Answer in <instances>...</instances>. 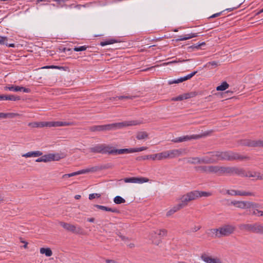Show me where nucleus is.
I'll return each mask as SVG.
<instances>
[{"label": "nucleus", "mask_w": 263, "mask_h": 263, "mask_svg": "<svg viewBox=\"0 0 263 263\" xmlns=\"http://www.w3.org/2000/svg\"><path fill=\"white\" fill-rule=\"evenodd\" d=\"M219 229H210L206 231V234L212 238H220Z\"/></svg>", "instance_id": "nucleus-18"}, {"label": "nucleus", "mask_w": 263, "mask_h": 263, "mask_svg": "<svg viewBox=\"0 0 263 263\" xmlns=\"http://www.w3.org/2000/svg\"><path fill=\"white\" fill-rule=\"evenodd\" d=\"M59 223L61 226L69 232L76 234H80L82 232V229L80 227L62 221L60 222Z\"/></svg>", "instance_id": "nucleus-4"}, {"label": "nucleus", "mask_w": 263, "mask_h": 263, "mask_svg": "<svg viewBox=\"0 0 263 263\" xmlns=\"http://www.w3.org/2000/svg\"><path fill=\"white\" fill-rule=\"evenodd\" d=\"M180 206H181L179 205L178 204L176 205L166 213V216L167 217L171 216L174 213L181 209V208Z\"/></svg>", "instance_id": "nucleus-28"}, {"label": "nucleus", "mask_w": 263, "mask_h": 263, "mask_svg": "<svg viewBox=\"0 0 263 263\" xmlns=\"http://www.w3.org/2000/svg\"><path fill=\"white\" fill-rule=\"evenodd\" d=\"M254 233L263 235V224L259 222L255 223Z\"/></svg>", "instance_id": "nucleus-27"}, {"label": "nucleus", "mask_w": 263, "mask_h": 263, "mask_svg": "<svg viewBox=\"0 0 263 263\" xmlns=\"http://www.w3.org/2000/svg\"><path fill=\"white\" fill-rule=\"evenodd\" d=\"M198 170L203 173H210V165H201L196 167Z\"/></svg>", "instance_id": "nucleus-37"}, {"label": "nucleus", "mask_w": 263, "mask_h": 263, "mask_svg": "<svg viewBox=\"0 0 263 263\" xmlns=\"http://www.w3.org/2000/svg\"><path fill=\"white\" fill-rule=\"evenodd\" d=\"M138 124L136 121H125L119 123H115L106 125H95L89 127V130L91 132H102V131H109L111 130H115L117 129L121 128L123 127L135 125Z\"/></svg>", "instance_id": "nucleus-2"}, {"label": "nucleus", "mask_w": 263, "mask_h": 263, "mask_svg": "<svg viewBox=\"0 0 263 263\" xmlns=\"http://www.w3.org/2000/svg\"><path fill=\"white\" fill-rule=\"evenodd\" d=\"M100 171L106 169H110L112 168L114 165L111 163H107L104 165H99Z\"/></svg>", "instance_id": "nucleus-41"}, {"label": "nucleus", "mask_w": 263, "mask_h": 263, "mask_svg": "<svg viewBox=\"0 0 263 263\" xmlns=\"http://www.w3.org/2000/svg\"><path fill=\"white\" fill-rule=\"evenodd\" d=\"M226 166H218L217 174L218 176L226 175Z\"/></svg>", "instance_id": "nucleus-40"}, {"label": "nucleus", "mask_w": 263, "mask_h": 263, "mask_svg": "<svg viewBox=\"0 0 263 263\" xmlns=\"http://www.w3.org/2000/svg\"><path fill=\"white\" fill-rule=\"evenodd\" d=\"M137 183H142L144 182H147L149 181V179L147 178L144 177H140L137 178Z\"/></svg>", "instance_id": "nucleus-48"}, {"label": "nucleus", "mask_w": 263, "mask_h": 263, "mask_svg": "<svg viewBox=\"0 0 263 263\" xmlns=\"http://www.w3.org/2000/svg\"><path fill=\"white\" fill-rule=\"evenodd\" d=\"M5 90H9L10 91H23L24 92L28 93L30 92V89L29 88H25L23 86H14L11 85V86H5L4 87Z\"/></svg>", "instance_id": "nucleus-14"}, {"label": "nucleus", "mask_w": 263, "mask_h": 263, "mask_svg": "<svg viewBox=\"0 0 263 263\" xmlns=\"http://www.w3.org/2000/svg\"><path fill=\"white\" fill-rule=\"evenodd\" d=\"M207 154H211L216 159V162L218 161L243 160L248 158L246 156H241L232 151L209 152Z\"/></svg>", "instance_id": "nucleus-1"}, {"label": "nucleus", "mask_w": 263, "mask_h": 263, "mask_svg": "<svg viewBox=\"0 0 263 263\" xmlns=\"http://www.w3.org/2000/svg\"><path fill=\"white\" fill-rule=\"evenodd\" d=\"M114 201L116 204H121L125 202V200L119 196H116L114 199Z\"/></svg>", "instance_id": "nucleus-38"}, {"label": "nucleus", "mask_w": 263, "mask_h": 263, "mask_svg": "<svg viewBox=\"0 0 263 263\" xmlns=\"http://www.w3.org/2000/svg\"><path fill=\"white\" fill-rule=\"evenodd\" d=\"M231 204L236 206L237 208L244 209V201H232L231 202Z\"/></svg>", "instance_id": "nucleus-34"}, {"label": "nucleus", "mask_w": 263, "mask_h": 263, "mask_svg": "<svg viewBox=\"0 0 263 263\" xmlns=\"http://www.w3.org/2000/svg\"><path fill=\"white\" fill-rule=\"evenodd\" d=\"M0 100H7V95H0Z\"/></svg>", "instance_id": "nucleus-64"}, {"label": "nucleus", "mask_w": 263, "mask_h": 263, "mask_svg": "<svg viewBox=\"0 0 263 263\" xmlns=\"http://www.w3.org/2000/svg\"><path fill=\"white\" fill-rule=\"evenodd\" d=\"M229 85L227 82H223L221 84L216 87L217 91H223L228 88Z\"/></svg>", "instance_id": "nucleus-35"}, {"label": "nucleus", "mask_w": 263, "mask_h": 263, "mask_svg": "<svg viewBox=\"0 0 263 263\" xmlns=\"http://www.w3.org/2000/svg\"><path fill=\"white\" fill-rule=\"evenodd\" d=\"M21 99L20 97L18 96H15L14 95H7V100L11 101H18Z\"/></svg>", "instance_id": "nucleus-47"}, {"label": "nucleus", "mask_w": 263, "mask_h": 263, "mask_svg": "<svg viewBox=\"0 0 263 263\" xmlns=\"http://www.w3.org/2000/svg\"><path fill=\"white\" fill-rule=\"evenodd\" d=\"M76 175H78V171L76 172L72 173H70V174H64L62 177L63 178H67V177H73V176H74Z\"/></svg>", "instance_id": "nucleus-55"}, {"label": "nucleus", "mask_w": 263, "mask_h": 263, "mask_svg": "<svg viewBox=\"0 0 263 263\" xmlns=\"http://www.w3.org/2000/svg\"><path fill=\"white\" fill-rule=\"evenodd\" d=\"M198 36V35L197 33H191V34H185V35H183V36H184V37L186 38V40H188V39H192L193 37H197Z\"/></svg>", "instance_id": "nucleus-51"}, {"label": "nucleus", "mask_w": 263, "mask_h": 263, "mask_svg": "<svg viewBox=\"0 0 263 263\" xmlns=\"http://www.w3.org/2000/svg\"><path fill=\"white\" fill-rule=\"evenodd\" d=\"M154 156L155 157V160L157 159L158 160H161L163 159H167L166 151L154 154Z\"/></svg>", "instance_id": "nucleus-29"}, {"label": "nucleus", "mask_w": 263, "mask_h": 263, "mask_svg": "<svg viewBox=\"0 0 263 263\" xmlns=\"http://www.w3.org/2000/svg\"><path fill=\"white\" fill-rule=\"evenodd\" d=\"M257 172H246L242 168V173L241 176L246 177H255L257 176Z\"/></svg>", "instance_id": "nucleus-30"}, {"label": "nucleus", "mask_w": 263, "mask_h": 263, "mask_svg": "<svg viewBox=\"0 0 263 263\" xmlns=\"http://www.w3.org/2000/svg\"><path fill=\"white\" fill-rule=\"evenodd\" d=\"M252 215L258 216H263V211L255 209L253 211Z\"/></svg>", "instance_id": "nucleus-49"}, {"label": "nucleus", "mask_w": 263, "mask_h": 263, "mask_svg": "<svg viewBox=\"0 0 263 263\" xmlns=\"http://www.w3.org/2000/svg\"><path fill=\"white\" fill-rule=\"evenodd\" d=\"M211 195V193L206 192L199 191V197H208Z\"/></svg>", "instance_id": "nucleus-54"}, {"label": "nucleus", "mask_w": 263, "mask_h": 263, "mask_svg": "<svg viewBox=\"0 0 263 263\" xmlns=\"http://www.w3.org/2000/svg\"><path fill=\"white\" fill-rule=\"evenodd\" d=\"M40 252L41 254H44L47 257H50L52 255V252L51 250L49 248H41L40 249Z\"/></svg>", "instance_id": "nucleus-31"}, {"label": "nucleus", "mask_w": 263, "mask_h": 263, "mask_svg": "<svg viewBox=\"0 0 263 263\" xmlns=\"http://www.w3.org/2000/svg\"><path fill=\"white\" fill-rule=\"evenodd\" d=\"M148 159H152L153 160H155V157L154 154L145 155V156H140V157H138L137 158V160H148Z\"/></svg>", "instance_id": "nucleus-36"}, {"label": "nucleus", "mask_w": 263, "mask_h": 263, "mask_svg": "<svg viewBox=\"0 0 263 263\" xmlns=\"http://www.w3.org/2000/svg\"><path fill=\"white\" fill-rule=\"evenodd\" d=\"M201 226H195L193 229H192V232H197V231L199 230L200 229H201Z\"/></svg>", "instance_id": "nucleus-62"}, {"label": "nucleus", "mask_w": 263, "mask_h": 263, "mask_svg": "<svg viewBox=\"0 0 263 263\" xmlns=\"http://www.w3.org/2000/svg\"><path fill=\"white\" fill-rule=\"evenodd\" d=\"M6 115H7V118H14L15 117L19 116V115L18 114H16V113H11V112L6 113Z\"/></svg>", "instance_id": "nucleus-58"}, {"label": "nucleus", "mask_w": 263, "mask_h": 263, "mask_svg": "<svg viewBox=\"0 0 263 263\" xmlns=\"http://www.w3.org/2000/svg\"><path fill=\"white\" fill-rule=\"evenodd\" d=\"M186 194L191 201L196 200L199 197V191L197 190L190 192L186 193Z\"/></svg>", "instance_id": "nucleus-25"}, {"label": "nucleus", "mask_w": 263, "mask_h": 263, "mask_svg": "<svg viewBox=\"0 0 263 263\" xmlns=\"http://www.w3.org/2000/svg\"><path fill=\"white\" fill-rule=\"evenodd\" d=\"M207 134H203V135H193L191 136H184L183 137H180L176 138L174 139H173L172 141L175 143H178V142H182L183 141H186L188 140H190L192 139H197L199 138H201L203 136H206Z\"/></svg>", "instance_id": "nucleus-7"}, {"label": "nucleus", "mask_w": 263, "mask_h": 263, "mask_svg": "<svg viewBox=\"0 0 263 263\" xmlns=\"http://www.w3.org/2000/svg\"><path fill=\"white\" fill-rule=\"evenodd\" d=\"M197 160V161H191L190 160H187V163L192 164H210L216 163V159L213 158L212 156L211 157H209L208 156L203 157L200 158L195 159Z\"/></svg>", "instance_id": "nucleus-5"}, {"label": "nucleus", "mask_w": 263, "mask_h": 263, "mask_svg": "<svg viewBox=\"0 0 263 263\" xmlns=\"http://www.w3.org/2000/svg\"><path fill=\"white\" fill-rule=\"evenodd\" d=\"M94 206L95 207H96L97 208H98L100 210H103V211H107V212H112V213H120L119 210H118V209H115V208H108V207H107L105 206L100 205H98V204H95Z\"/></svg>", "instance_id": "nucleus-20"}, {"label": "nucleus", "mask_w": 263, "mask_h": 263, "mask_svg": "<svg viewBox=\"0 0 263 263\" xmlns=\"http://www.w3.org/2000/svg\"><path fill=\"white\" fill-rule=\"evenodd\" d=\"M87 170L88 171V173H89V172L94 173V172H96L98 171H100V168L99 165L95 166H93V167H91L90 168H87Z\"/></svg>", "instance_id": "nucleus-43"}, {"label": "nucleus", "mask_w": 263, "mask_h": 263, "mask_svg": "<svg viewBox=\"0 0 263 263\" xmlns=\"http://www.w3.org/2000/svg\"><path fill=\"white\" fill-rule=\"evenodd\" d=\"M197 93L195 91H192L189 93H183L184 99H187L195 97Z\"/></svg>", "instance_id": "nucleus-39"}, {"label": "nucleus", "mask_w": 263, "mask_h": 263, "mask_svg": "<svg viewBox=\"0 0 263 263\" xmlns=\"http://www.w3.org/2000/svg\"><path fill=\"white\" fill-rule=\"evenodd\" d=\"M219 233L220 237L223 236H227L232 234L235 230V227L232 225H224L220 227Z\"/></svg>", "instance_id": "nucleus-6"}, {"label": "nucleus", "mask_w": 263, "mask_h": 263, "mask_svg": "<svg viewBox=\"0 0 263 263\" xmlns=\"http://www.w3.org/2000/svg\"><path fill=\"white\" fill-rule=\"evenodd\" d=\"M205 45V42H202L198 45H194L189 47L188 50H189V51H190V49H199L201 46H202L203 45Z\"/></svg>", "instance_id": "nucleus-45"}, {"label": "nucleus", "mask_w": 263, "mask_h": 263, "mask_svg": "<svg viewBox=\"0 0 263 263\" xmlns=\"http://www.w3.org/2000/svg\"><path fill=\"white\" fill-rule=\"evenodd\" d=\"M166 154L167 159H173L179 157L185 152L184 149H175L172 150L166 151Z\"/></svg>", "instance_id": "nucleus-10"}, {"label": "nucleus", "mask_w": 263, "mask_h": 263, "mask_svg": "<svg viewBox=\"0 0 263 263\" xmlns=\"http://www.w3.org/2000/svg\"><path fill=\"white\" fill-rule=\"evenodd\" d=\"M90 152L93 153H100L103 154L102 144H97L89 148Z\"/></svg>", "instance_id": "nucleus-23"}, {"label": "nucleus", "mask_w": 263, "mask_h": 263, "mask_svg": "<svg viewBox=\"0 0 263 263\" xmlns=\"http://www.w3.org/2000/svg\"><path fill=\"white\" fill-rule=\"evenodd\" d=\"M87 47H88L86 46H80V47H75L73 48V50H74V51H77V52L82 51H84V50H86Z\"/></svg>", "instance_id": "nucleus-50"}, {"label": "nucleus", "mask_w": 263, "mask_h": 263, "mask_svg": "<svg viewBox=\"0 0 263 263\" xmlns=\"http://www.w3.org/2000/svg\"><path fill=\"white\" fill-rule=\"evenodd\" d=\"M180 200L181 202L178 204L181 206L180 207L181 208V209L186 206L188 204V203L191 201V200H190V198L188 197L186 194L183 195L180 198Z\"/></svg>", "instance_id": "nucleus-21"}, {"label": "nucleus", "mask_w": 263, "mask_h": 263, "mask_svg": "<svg viewBox=\"0 0 263 263\" xmlns=\"http://www.w3.org/2000/svg\"><path fill=\"white\" fill-rule=\"evenodd\" d=\"M136 177L126 178H124V181L126 183H137Z\"/></svg>", "instance_id": "nucleus-46"}, {"label": "nucleus", "mask_w": 263, "mask_h": 263, "mask_svg": "<svg viewBox=\"0 0 263 263\" xmlns=\"http://www.w3.org/2000/svg\"><path fill=\"white\" fill-rule=\"evenodd\" d=\"M186 37H184L183 35H180L178 36L177 39L175 40L176 42H179V41H185L186 40Z\"/></svg>", "instance_id": "nucleus-59"}, {"label": "nucleus", "mask_w": 263, "mask_h": 263, "mask_svg": "<svg viewBox=\"0 0 263 263\" xmlns=\"http://www.w3.org/2000/svg\"><path fill=\"white\" fill-rule=\"evenodd\" d=\"M134 98H135L134 96H121L119 97H112L110 98V100L111 101H115L117 99L118 100H123V99H133Z\"/></svg>", "instance_id": "nucleus-33"}, {"label": "nucleus", "mask_w": 263, "mask_h": 263, "mask_svg": "<svg viewBox=\"0 0 263 263\" xmlns=\"http://www.w3.org/2000/svg\"><path fill=\"white\" fill-rule=\"evenodd\" d=\"M255 227V223L253 224H241L239 226V229L241 231L254 233Z\"/></svg>", "instance_id": "nucleus-15"}, {"label": "nucleus", "mask_w": 263, "mask_h": 263, "mask_svg": "<svg viewBox=\"0 0 263 263\" xmlns=\"http://www.w3.org/2000/svg\"><path fill=\"white\" fill-rule=\"evenodd\" d=\"M227 193L232 196H255V193L250 192L241 191L239 190H227Z\"/></svg>", "instance_id": "nucleus-11"}, {"label": "nucleus", "mask_w": 263, "mask_h": 263, "mask_svg": "<svg viewBox=\"0 0 263 263\" xmlns=\"http://www.w3.org/2000/svg\"><path fill=\"white\" fill-rule=\"evenodd\" d=\"M245 209H253V202L244 201Z\"/></svg>", "instance_id": "nucleus-52"}, {"label": "nucleus", "mask_w": 263, "mask_h": 263, "mask_svg": "<svg viewBox=\"0 0 263 263\" xmlns=\"http://www.w3.org/2000/svg\"><path fill=\"white\" fill-rule=\"evenodd\" d=\"M185 100L184 98L183 94L179 95V96L177 97H174L172 99V101H182Z\"/></svg>", "instance_id": "nucleus-53"}, {"label": "nucleus", "mask_w": 263, "mask_h": 263, "mask_svg": "<svg viewBox=\"0 0 263 263\" xmlns=\"http://www.w3.org/2000/svg\"><path fill=\"white\" fill-rule=\"evenodd\" d=\"M256 177H257V179L260 180H263V174H261L260 173L257 172V174Z\"/></svg>", "instance_id": "nucleus-61"}, {"label": "nucleus", "mask_w": 263, "mask_h": 263, "mask_svg": "<svg viewBox=\"0 0 263 263\" xmlns=\"http://www.w3.org/2000/svg\"><path fill=\"white\" fill-rule=\"evenodd\" d=\"M243 145L252 147H263V140H252L245 141Z\"/></svg>", "instance_id": "nucleus-17"}, {"label": "nucleus", "mask_w": 263, "mask_h": 263, "mask_svg": "<svg viewBox=\"0 0 263 263\" xmlns=\"http://www.w3.org/2000/svg\"><path fill=\"white\" fill-rule=\"evenodd\" d=\"M28 126L31 127H47V122H30L28 124Z\"/></svg>", "instance_id": "nucleus-26"}, {"label": "nucleus", "mask_w": 263, "mask_h": 263, "mask_svg": "<svg viewBox=\"0 0 263 263\" xmlns=\"http://www.w3.org/2000/svg\"><path fill=\"white\" fill-rule=\"evenodd\" d=\"M148 134L146 132H139L137 133L136 138L138 140H142L147 138Z\"/></svg>", "instance_id": "nucleus-32"}, {"label": "nucleus", "mask_w": 263, "mask_h": 263, "mask_svg": "<svg viewBox=\"0 0 263 263\" xmlns=\"http://www.w3.org/2000/svg\"><path fill=\"white\" fill-rule=\"evenodd\" d=\"M116 42H117L116 40L111 39V40H109L106 41L104 42H101L100 45L102 46H105L107 45L112 44H114Z\"/></svg>", "instance_id": "nucleus-44"}, {"label": "nucleus", "mask_w": 263, "mask_h": 263, "mask_svg": "<svg viewBox=\"0 0 263 263\" xmlns=\"http://www.w3.org/2000/svg\"><path fill=\"white\" fill-rule=\"evenodd\" d=\"M196 73H197V71H194V72H193L184 77H181L177 80L170 81L168 82V84L171 85V84H178V83L182 82L184 81L187 80L191 79L192 77H193Z\"/></svg>", "instance_id": "nucleus-16"}, {"label": "nucleus", "mask_w": 263, "mask_h": 263, "mask_svg": "<svg viewBox=\"0 0 263 263\" xmlns=\"http://www.w3.org/2000/svg\"><path fill=\"white\" fill-rule=\"evenodd\" d=\"M43 162H47L51 161H58L61 159L59 154H49L42 156Z\"/></svg>", "instance_id": "nucleus-13"}, {"label": "nucleus", "mask_w": 263, "mask_h": 263, "mask_svg": "<svg viewBox=\"0 0 263 263\" xmlns=\"http://www.w3.org/2000/svg\"><path fill=\"white\" fill-rule=\"evenodd\" d=\"M43 68H52V69H63V67H60V66H58L51 65V66H45V67H43Z\"/></svg>", "instance_id": "nucleus-57"}, {"label": "nucleus", "mask_w": 263, "mask_h": 263, "mask_svg": "<svg viewBox=\"0 0 263 263\" xmlns=\"http://www.w3.org/2000/svg\"><path fill=\"white\" fill-rule=\"evenodd\" d=\"M242 168L235 166H226V175H237L241 176Z\"/></svg>", "instance_id": "nucleus-12"}, {"label": "nucleus", "mask_w": 263, "mask_h": 263, "mask_svg": "<svg viewBox=\"0 0 263 263\" xmlns=\"http://www.w3.org/2000/svg\"><path fill=\"white\" fill-rule=\"evenodd\" d=\"M47 127L64 126L71 125V123L67 122H47Z\"/></svg>", "instance_id": "nucleus-19"}, {"label": "nucleus", "mask_w": 263, "mask_h": 263, "mask_svg": "<svg viewBox=\"0 0 263 263\" xmlns=\"http://www.w3.org/2000/svg\"><path fill=\"white\" fill-rule=\"evenodd\" d=\"M167 231L166 229H160V230H157L156 231H154V235H153V233L152 236V237L153 238V240H152L153 242L156 245H158L161 242V240L160 239L159 240H155V239L154 238L155 236H154V235H158L159 236V238H161V237L166 236L167 235Z\"/></svg>", "instance_id": "nucleus-9"}, {"label": "nucleus", "mask_w": 263, "mask_h": 263, "mask_svg": "<svg viewBox=\"0 0 263 263\" xmlns=\"http://www.w3.org/2000/svg\"><path fill=\"white\" fill-rule=\"evenodd\" d=\"M78 175L88 173V171H87V168L83 169V170L78 171Z\"/></svg>", "instance_id": "nucleus-60"}, {"label": "nucleus", "mask_w": 263, "mask_h": 263, "mask_svg": "<svg viewBox=\"0 0 263 263\" xmlns=\"http://www.w3.org/2000/svg\"><path fill=\"white\" fill-rule=\"evenodd\" d=\"M146 147H141L139 148H124V154H129L135 152H139L147 149Z\"/></svg>", "instance_id": "nucleus-22"}, {"label": "nucleus", "mask_w": 263, "mask_h": 263, "mask_svg": "<svg viewBox=\"0 0 263 263\" xmlns=\"http://www.w3.org/2000/svg\"><path fill=\"white\" fill-rule=\"evenodd\" d=\"M200 258L205 263H222L220 259L217 257H212L208 253H202Z\"/></svg>", "instance_id": "nucleus-8"}, {"label": "nucleus", "mask_w": 263, "mask_h": 263, "mask_svg": "<svg viewBox=\"0 0 263 263\" xmlns=\"http://www.w3.org/2000/svg\"><path fill=\"white\" fill-rule=\"evenodd\" d=\"M7 40V39L6 37H1L0 38V43L4 44L5 42Z\"/></svg>", "instance_id": "nucleus-63"}, {"label": "nucleus", "mask_w": 263, "mask_h": 263, "mask_svg": "<svg viewBox=\"0 0 263 263\" xmlns=\"http://www.w3.org/2000/svg\"><path fill=\"white\" fill-rule=\"evenodd\" d=\"M43 154L42 152L40 151H34V152H29L26 154H24L22 155L23 157H36L42 156Z\"/></svg>", "instance_id": "nucleus-24"}, {"label": "nucleus", "mask_w": 263, "mask_h": 263, "mask_svg": "<svg viewBox=\"0 0 263 263\" xmlns=\"http://www.w3.org/2000/svg\"><path fill=\"white\" fill-rule=\"evenodd\" d=\"M100 196H101V195L100 194L92 193V194H90L89 195V199L90 200H92V199L95 198L96 197L99 198V197H100Z\"/></svg>", "instance_id": "nucleus-56"}, {"label": "nucleus", "mask_w": 263, "mask_h": 263, "mask_svg": "<svg viewBox=\"0 0 263 263\" xmlns=\"http://www.w3.org/2000/svg\"><path fill=\"white\" fill-rule=\"evenodd\" d=\"M218 165H210V173L217 174Z\"/></svg>", "instance_id": "nucleus-42"}, {"label": "nucleus", "mask_w": 263, "mask_h": 263, "mask_svg": "<svg viewBox=\"0 0 263 263\" xmlns=\"http://www.w3.org/2000/svg\"><path fill=\"white\" fill-rule=\"evenodd\" d=\"M103 154L122 155L124 154V148L117 149L110 144H102Z\"/></svg>", "instance_id": "nucleus-3"}]
</instances>
